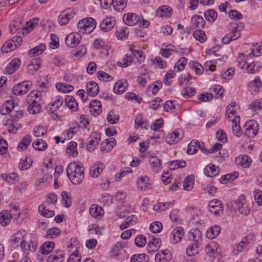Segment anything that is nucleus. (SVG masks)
<instances>
[{"mask_svg":"<svg viewBox=\"0 0 262 262\" xmlns=\"http://www.w3.org/2000/svg\"><path fill=\"white\" fill-rule=\"evenodd\" d=\"M84 169L80 163L72 162L67 168V173L71 182L75 185L80 184L84 177Z\"/></svg>","mask_w":262,"mask_h":262,"instance_id":"1","label":"nucleus"},{"mask_svg":"<svg viewBox=\"0 0 262 262\" xmlns=\"http://www.w3.org/2000/svg\"><path fill=\"white\" fill-rule=\"evenodd\" d=\"M32 82L30 81H24L15 85L12 90L15 95H22L26 94L31 89Z\"/></svg>","mask_w":262,"mask_h":262,"instance_id":"2","label":"nucleus"},{"mask_svg":"<svg viewBox=\"0 0 262 262\" xmlns=\"http://www.w3.org/2000/svg\"><path fill=\"white\" fill-rule=\"evenodd\" d=\"M246 131V134L250 138L254 137L258 133L259 130V125L256 121L254 120H249L247 121L244 126Z\"/></svg>","mask_w":262,"mask_h":262,"instance_id":"3","label":"nucleus"},{"mask_svg":"<svg viewBox=\"0 0 262 262\" xmlns=\"http://www.w3.org/2000/svg\"><path fill=\"white\" fill-rule=\"evenodd\" d=\"M208 207L210 212L216 215H221L223 213L224 206L222 202L218 200H212L209 202Z\"/></svg>","mask_w":262,"mask_h":262,"instance_id":"4","label":"nucleus"},{"mask_svg":"<svg viewBox=\"0 0 262 262\" xmlns=\"http://www.w3.org/2000/svg\"><path fill=\"white\" fill-rule=\"evenodd\" d=\"M81 35L77 32H72L68 34L65 38V42L67 46L74 48L80 42Z\"/></svg>","mask_w":262,"mask_h":262,"instance_id":"5","label":"nucleus"},{"mask_svg":"<svg viewBox=\"0 0 262 262\" xmlns=\"http://www.w3.org/2000/svg\"><path fill=\"white\" fill-rule=\"evenodd\" d=\"M184 137V132L181 129H177L167 136L166 142L169 144L178 143Z\"/></svg>","mask_w":262,"mask_h":262,"instance_id":"6","label":"nucleus"},{"mask_svg":"<svg viewBox=\"0 0 262 262\" xmlns=\"http://www.w3.org/2000/svg\"><path fill=\"white\" fill-rule=\"evenodd\" d=\"M184 234V231L182 227H177L171 232L170 241L171 243L177 244L181 241Z\"/></svg>","mask_w":262,"mask_h":262,"instance_id":"7","label":"nucleus"},{"mask_svg":"<svg viewBox=\"0 0 262 262\" xmlns=\"http://www.w3.org/2000/svg\"><path fill=\"white\" fill-rule=\"evenodd\" d=\"M220 49V47L218 46H214L212 47L211 49L206 50V53L208 55H214L215 57V59L214 60V63L215 64H221L223 62H225L227 59V56L223 55L222 56V57L219 58V57L221 56L220 54L218 55L216 54L217 52L219 51Z\"/></svg>","mask_w":262,"mask_h":262,"instance_id":"8","label":"nucleus"},{"mask_svg":"<svg viewBox=\"0 0 262 262\" xmlns=\"http://www.w3.org/2000/svg\"><path fill=\"white\" fill-rule=\"evenodd\" d=\"M116 24L115 19L113 17H107L100 24V28L103 32H107L112 30Z\"/></svg>","mask_w":262,"mask_h":262,"instance_id":"9","label":"nucleus"},{"mask_svg":"<svg viewBox=\"0 0 262 262\" xmlns=\"http://www.w3.org/2000/svg\"><path fill=\"white\" fill-rule=\"evenodd\" d=\"M123 21L128 26H134L139 22L140 18L135 13H129L124 15Z\"/></svg>","mask_w":262,"mask_h":262,"instance_id":"10","label":"nucleus"},{"mask_svg":"<svg viewBox=\"0 0 262 262\" xmlns=\"http://www.w3.org/2000/svg\"><path fill=\"white\" fill-rule=\"evenodd\" d=\"M92 139H91L87 144V148L89 151H93L100 142V135L96 132L92 133Z\"/></svg>","mask_w":262,"mask_h":262,"instance_id":"11","label":"nucleus"},{"mask_svg":"<svg viewBox=\"0 0 262 262\" xmlns=\"http://www.w3.org/2000/svg\"><path fill=\"white\" fill-rule=\"evenodd\" d=\"M161 244V241L159 238H153L148 243L147 251L149 253L153 254L160 248Z\"/></svg>","mask_w":262,"mask_h":262,"instance_id":"12","label":"nucleus"},{"mask_svg":"<svg viewBox=\"0 0 262 262\" xmlns=\"http://www.w3.org/2000/svg\"><path fill=\"white\" fill-rule=\"evenodd\" d=\"M236 163L244 168L249 167L252 163L251 158L247 155H241L235 159Z\"/></svg>","mask_w":262,"mask_h":262,"instance_id":"13","label":"nucleus"},{"mask_svg":"<svg viewBox=\"0 0 262 262\" xmlns=\"http://www.w3.org/2000/svg\"><path fill=\"white\" fill-rule=\"evenodd\" d=\"M90 111L95 116L98 115L101 112V104L98 100L91 101L89 105Z\"/></svg>","mask_w":262,"mask_h":262,"instance_id":"14","label":"nucleus"},{"mask_svg":"<svg viewBox=\"0 0 262 262\" xmlns=\"http://www.w3.org/2000/svg\"><path fill=\"white\" fill-rule=\"evenodd\" d=\"M99 90V86L95 81H91L87 83L86 91L88 95L92 97H95L97 95Z\"/></svg>","mask_w":262,"mask_h":262,"instance_id":"15","label":"nucleus"},{"mask_svg":"<svg viewBox=\"0 0 262 262\" xmlns=\"http://www.w3.org/2000/svg\"><path fill=\"white\" fill-rule=\"evenodd\" d=\"M202 234L198 229H191L188 233V237L190 240H193L196 244H199L201 241Z\"/></svg>","mask_w":262,"mask_h":262,"instance_id":"16","label":"nucleus"},{"mask_svg":"<svg viewBox=\"0 0 262 262\" xmlns=\"http://www.w3.org/2000/svg\"><path fill=\"white\" fill-rule=\"evenodd\" d=\"M41 63V59L38 58L35 60H33L31 63L28 64L27 67L28 73L31 75L33 74L40 68Z\"/></svg>","mask_w":262,"mask_h":262,"instance_id":"17","label":"nucleus"},{"mask_svg":"<svg viewBox=\"0 0 262 262\" xmlns=\"http://www.w3.org/2000/svg\"><path fill=\"white\" fill-rule=\"evenodd\" d=\"M14 107V103L12 100H7L1 107L2 115H5L9 113Z\"/></svg>","mask_w":262,"mask_h":262,"instance_id":"18","label":"nucleus"},{"mask_svg":"<svg viewBox=\"0 0 262 262\" xmlns=\"http://www.w3.org/2000/svg\"><path fill=\"white\" fill-rule=\"evenodd\" d=\"M191 23L193 27L200 29L204 27L206 22L202 16L195 15L191 18Z\"/></svg>","mask_w":262,"mask_h":262,"instance_id":"19","label":"nucleus"},{"mask_svg":"<svg viewBox=\"0 0 262 262\" xmlns=\"http://www.w3.org/2000/svg\"><path fill=\"white\" fill-rule=\"evenodd\" d=\"M64 99L67 107L72 111L76 112L78 110V103L75 98L71 96L66 95Z\"/></svg>","mask_w":262,"mask_h":262,"instance_id":"20","label":"nucleus"},{"mask_svg":"<svg viewBox=\"0 0 262 262\" xmlns=\"http://www.w3.org/2000/svg\"><path fill=\"white\" fill-rule=\"evenodd\" d=\"M31 141V137L29 135H26L18 143L17 145L18 150L22 151L26 150L27 147L30 145Z\"/></svg>","mask_w":262,"mask_h":262,"instance_id":"21","label":"nucleus"},{"mask_svg":"<svg viewBox=\"0 0 262 262\" xmlns=\"http://www.w3.org/2000/svg\"><path fill=\"white\" fill-rule=\"evenodd\" d=\"M149 179L148 177H142L139 179L137 181L138 188L143 191H146L149 189L150 184L148 182Z\"/></svg>","mask_w":262,"mask_h":262,"instance_id":"22","label":"nucleus"},{"mask_svg":"<svg viewBox=\"0 0 262 262\" xmlns=\"http://www.w3.org/2000/svg\"><path fill=\"white\" fill-rule=\"evenodd\" d=\"M11 214L7 210H3L0 213V224L3 226L8 225L11 220Z\"/></svg>","mask_w":262,"mask_h":262,"instance_id":"23","label":"nucleus"},{"mask_svg":"<svg viewBox=\"0 0 262 262\" xmlns=\"http://www.w3.org/2000/svg\"><path fill=\"white\" fill-rule=\"evenodd\" d=\"M86 21H84L85 25V33H90L95 29L96 26V21L93 18H85Z\"/></svg>","mask_w":262,"mask_h":262,"instance_id":"24","label":"nucleus"},{"mask_svg":"<svg viewBox=\"0 0 262 262\" xmlns=\"http://www.w3.org/2000/svg\"><path fill=\"white\" fill-rule=\"evenodd\" d=\"M232 122V130L233 134L237 137L241 135V127L239 125L240 117L239 116H235L234 118L231 120Z\"/></svg>","mask_w":262,"mask_h":262,"instance_id":"25","label":"nucleus"},{"mask_svg":"<svg viewBox=\"0 0 262 262\" xmlns=\"http://www.w3.org/2000/svg\"><path fill=\"white\" fill-rule=\"evenodd\" d=\"M149 162L152 169L156 172H158L162 168L161 160L156 156L150 158Z\"/></svg>","mask_w":262,"mask_h":262,"instance_id":"26","label":"nucleus"},{"mask_svg":"<svg viewBox=\"0 0 262 262\" xmlns=\"http://www.w3.org/2000/svg\"><path fill=\"white\" fill-rule=\"evenodd\" d=\"M102 163H97L94 164L90 170V174L91 177L97 178L102 172L103 169Z\"/></svg>","mask_w":262,"mask_h":262,"instance_id":"27","label":"nucleus"},{"mask_svg":"<svg viewBox=\"0 0 262 262\" xmlns=\"http://www.w3.org/2000/svg\"><path fill=\"white\" fill-rule=\"evenodd\" d=\"M221 231V228L219 226L215 225L211 227L206 232V237L209 239H213L216 237Z\"/></svg>","mask_w":262,"mask_h":262,"instance_id":"28","label":"nucleus"},{"mask_svg":"<svg viewBox=\"0 0 262 262\" xmlns=\"http://www.w3.org/2000/svg\"><path fill=\"white\" fill-rule=\"evenodd\" d=\"M103 209L97 205H92L90 209V214L94 217L97 218L103 214Z\"/></svg>","mask_w":262,"mask_h":262,"instance_id":"29","label":"nucleus"},{"mask_svg":"<svg viewBox=\"0 0 262 262\" xmlns=\"http://www.w3.org/2000/svg\"><path fill=\"white\" fill-rule=\"evenodd\" d=\"M55 244L54 242L51 241H48L45 242L41 247V253L43 255L49 254L51 251H52Z\"/></svg>","mask_w":262,"mask_h":262,"instance_id":"30","label":"nucleus"},{"mask_svg":"<svg viewBox=\"0 0 262 262\" xmlns=\"http://www.w3.org/2000/svg\"><path fill=\"white\" fill-rule=\"evenodd\" d=\"M74 14L72 12L70 13L68 12L63 11L59 16V22L61 25H66L73 17Z\"/></svg>","mask_w":262,"mask_h":262,"instance_id":"31","label":"nucleus"},{"mask_svg":"<svg viewBox=\"0 0 262 262\" xmlns=\"http://www.w3.org/2000/svg\"><path fill=\"white\" fill-rule=\"evenodd\" d=\"M41 106L36 100L32 102L28 106V111L30 114H35L41 111Z\"/></svg>","mask_w":262,"mask_h":262,"instance_id":"32","label":"nucleus"},{"mask_svg":"<svg viewBox=\"0 0 262 262\" xmlns=\"http://www.w3.org/2000/svg\"><path fill=\"white\" fill-rule=\"evenodd\" d=\"M32 146L36 150L43 151L47 149L48 144L45 141L42 139H37L35 142L33 143Z\"/></svg>","mask_w":262,"mask_h":262,"instance_id":"33","label":"nucleus"},{"mask_svg":"<svg viewBox=\"0 0 262 262\" xmlns=\"http://www.w3.org/2000/svg\"><path fill=\"white\" fill-rule=\"evenodd\" d=\"M127 0H114L113 6L116 11H122L126 6Z\"/></svg>","mask_w":262,"mask_h":262,"instance_id":"34","label":"nucleus"},{"mask_svg":"<svg viewBox=\"0 0 262 262\" xmlns=\"http://www.w3.org/2000/svg\"><path fill=\"white\" fill-rule=\"evenodd\" d=\"M38 211L40 215L45 217H51L55 215V212L46 209L43 204H40L38 206Z\"/></svg>","mask_w":262,"mask_h":262,"instance_id":"35","label":"nucleus"},{"mask_svg":"<svg viewBox=\"0 0 262 262\" xmlns=\"http://www.w3.org/2000/svg\"><path fill=\"white\" fill-rule=\"evenodd\" d=\"M239 176V173L237 171L227 174L222 176L220 179V182L222 184H226L229 181L234 180Z\"/></svg>","mask_w":262,"mask_h":262,"instance_id":"36","label":"nucleus"},{"mask_svg":"<svg viewBox=\"0 0 262 262\" xmlns=\"http://www.w3.org/2000/svg\"><path fill=\"white\" fill-rule=\"evenodd\" d=\"M204 172L207 177H213L218 173L219 171L213 164H210L205 167Z\"/></svg>","mask_w":262,"mask_h":262,"instance_id":"37","label":"nucleus"},{"mask_svg":"<svg viewBox=\"0 0 262 262\" xmlns=\"http://www.w3.org/2000/svg\"><path fill=\"white\" fill-rule=\"evenodd\" d=\"M45 49V45L43 43H40L38 46H36L34 48L30 50L28 53V55L31 57H32L35 55H40L44 51Z\"/></svg>","mask_w":262,"mask_h":262,"instance_id":"38","label":"nucleus"},{"mask_svg":"<svg viewBox=\"0 0 262 262\" xmlns=\"http://www.w3.org/2000/svg\"><path fill=\"white\" fill-rule=\"evenodd\" d=\"M194 181L193 175H190L186 177L183 182L184 189L187 191L190 190L192 188Z\"/></svg>","mask_w":262,"mask_h":262,"instance_id":"39","label":"nucleus"},{"mask_svg":"<svg viewBox=\"0 0 262 262\" xmlns=\"http://www.w3.org/2000/svg\"><path fill=\"white\" fill-rule=\"evenodd\" d=\"M171 9L168 6H161L157 11V14L160 17H170L171 16Z\"/></svg>","mask_w":262,"mask_h":262,"instance_id":"40","label":"nucleus"},{"mask_svg":"<svg viewBox=\"0 0 262 262\" xmlns=\"http://www.w3.org/2000/svg\"><path fill=\"white\" fill-rule=\"evenodd\" d=\"M126 87V83H123L120 80L117 81L113 89V91L114 93H117L118 94H122L123 92L125 91Z\"/></svg>","mask_w":262,"mask_h":262,"instance_id":"41","label":"nucleus"},{"mask_svg":"<svg viewBox=\"0 0 262 262\" xmlns=\"http://www.w3.org/2000/svg\"><path fill=\"white\" fill-rule=\"evenodd\" d=\"M77 144L74 141L70 142L68 147H67L66 151L70 156L75 157L78 155V151L76 149Z\"/></svg>","mask_w":262,"mask_h":262,"instance_id":"42","label":"nucleus"},{"mask_svg":"<svg viewBox=\"0 0 262 262\" xmlns=\"http://www.w3.org/2000/svg\"><path fill=\"white\" fill-rule=\"evenodd\" d=\"M204 16L208 21L213 22L217 17V13L214 10L210 9L205 12Z\"/></svg>","mask_w":262,"mask_h":262,"instance_id":"43","label":"nucleus"},{"mask_svg":"<svg viewBox=\"0 0 262 262\" xmlns=\"http://www.w3.org/2000/svg\"><path fill=\"white\" fill-rule=\"evenodd\" d=\"M199 244H196V243L189 245L186 249V253L189 256H192L196 254L199 253Z\"/></svg>","mask_w":262,"mask_h":262,"instance_id":"44","label":"nucleus"},{"mask_svg":"<svg viewBox=\"0 0 262 262\" xmlns=\"http://www.w3.org/2000/svg\"><path fill=\"white\" fill-rule=\"evenodd\" d=\"M58 91L63 93H69L74 90V87L69 84H64L61 83H57L56 85Z\"/></svg>","mask_w":262,"mask_h":262,"instance_id":"45","label":"nucleus"},{"mask_svg":"<svg viewBox=\"0 0 262 262\" xmlns=\"http://www.w3.org/2000/svg\"><path fill=\"white\" fill-rule=\"evenodd\" d=\"M148 260V258L147 255L142 253L133 255L130 261V262H147Z\"/></svg>","mask_w":262,"mask_h":262,"instance_id":"46","label":"nucleus"},{"mask_svg":"<svg viewBox=\"0 0 262 262\" xmlns=\"http://www.w3.org/2000/svg\"><path fill=\"white\" fill-rule=\"evenodd\" d=\"M61 233L60 230L57 227H53L50 228L47 231L46 237L49 238H53L56 237Z\"/></svg>","mask_w":262,"mask_h":262,"instance_id":"47","label":"nucleus"},{"mask_svg":"<svg viewBox=\"0 0 262 262\" xmlns=\"http://www.w3.org/2000/svg\"><path fill=\"white\" fill-rule=\"evenodd\" d=\"M193 36L196 40L199 41L201 43L205 42L207 39L204 31L200 30L195 31L193 33Z\"/></svg>","mask_w":262,"mask_h":262,"instance_id":"48","label":"nucleus"},{"mask_svg":"<svg viewBox=\"0 0 262 262\" xmlns=\"http://www.w3.org/2000/svg\"><path fill=\"white\" fill-rule=\"evenodd\" d=\"M210 91L214 93L215 98H219L223 97L224 90L221 85H216L210 89Z\"/></svg>","mask_w":262,"mask_h":262,"instance_id":"49","label":"nucleus"},{"mask_svg":"<svg viewBox=\"0 0 262 262\" xmlns=\"http://www.w3.org/2000/svg\"><path fill=\"white\" fill-rule=\"evenodd\" d=\"M197 144H199V141L197 140H192L188 146L187 153L188 155H193L197 151Z\"/></svg>","mask_w":262,"mask_h":262,"instance_id":"50","label":"nucleus"},{"mask_svg":"<svg viewBox=\"0 0 262 262\" xmlns=\"http://www.w3.org/2000/svg\"><path fill=\"white\" fill-rule=\"evenodd\" d=\"M149 229L152 233H159L162 229V224L159 222H154L150 224Z\"/></svg>","mask_w":262,"mask_h":262,"instance_id":"51","label":"nucleus"},{"mask_svg":"<svg viewBox=\"0 0 262 262\" xmlns=\"http://www.w3.org/2000/svg\"><path fill=\"white\" fill-rule=\"evenodd\" d=\"M187 62V59L185 57H181L176 63L174 66V70L178 71H181L184 69L185 66Z\"/></svg>","mask_w":262,"mask_h":262,"instance_id":"52","label":"nucleus"},{"mask_svg":"<svg viewBox=\"0 0 262 262\" xmlns=\"http://www.w3.org/2000/svg\"><path fill=\"white\" fill-rule=\"evenodd\" d=\"M241 36V33H238L237 35H233L231 34H227L222 38V42L223 44H228L231 40H234L238 38Z\"/></svg>","mask_w":262,"mask_h":262,"instance_id":"53","label":"nucleus"},{"mask_svg":"<svg viewBox=\"0 0 262 262\" xmlns=\"http://www.w3.org/2000/svg\"><path fill=\"white\" fill-rule=\"evenodd\" d=\"M246 202V200L244 195H241L238 196L237 200L234 201L232 205L238 210L239 208H241V207H242L245 205Z\"/></svg>","mask_w":262,"mask_h":262,"instance_id":"54","label":"nucleus"},{"mask_svg":"<svg viewBox=\"0 0 262 262\" xmlns=\"http://www.w3.org/2000/svg\"><path fill=\"white\" fill-rule=\"evenodd\" d=\"M97 77L99 80L103 81H109L113 79L111 75L102 71L97 73Z\"/></svg>","mask_w":262,"mask_h":262,"instance_id":"55","label":"nucleus"},{"mask_svg":"<svg viewBox=\"0 0 262 262\" xmlns=\"http://www.w3.org/2000/svg\"><path fill=\"white\" fill-rule=\"evenodd\" d=\"M135 243L137 247H143L146 243V239L144 235H139L135 239Z\"/></svg>","mask_w":262,"mask_h":262,"instance_id":"56","label":"nucleus"},{"mask_svg":"<svg viewBox=\"0 0 262 262\" xmlns=\"http://www.w3.org/2000/svg\"><path fill=\"white\" fill-rule=\"evenodd\" d=\"M47 133V129L45 127L40 125L36 127L33 131V134L36 137L42 136Z\"/></svg>","mask_w":262,"mask_h":262,"instance_id":"57","label":"nucleus"},{"mask_svg":"<svg viewBox=\"0 0 262 262\" xmlns=\"http://www.w3.org/2000/svg\"><path fill=\"white\" fill-rule=\"evenodd\" d=\"M107 120L112 124H116L119 121V117L115 115L114 112H110L107 116Z\"/></svg>","mask_w":262,"mask_h":262,"instance_id":"58","label":"nucleus"},{"mask_svg":"<svg viewBox=\"0 0 262 262\" xmlns=\"http://www.w3.org/2000/svg\"><path fill=\"white\" fill-rule=\"evenodd\" d=\"M61 196L63 206L67 208H69L71 206V199L70 196L68 194L67 192L62 191Z\"/></svg>","mask_w":262,"mask_h":262,"instance_id":"59","label":"nucleus"},{"mask_svg":"<svg viewBox=\"0 0 262 262\" xmlns=\"http://www.w3.org/2000/svg\"><path fill=\"white\" fill-rule=\"evenodd\" d=\"M100 202L103 204L104 206H108L113 202L112 196L109 194H104L101 197Z\"/></svg>","mask_w":262,"mask_h":262,"instance_id":"60","label":"nucleus"},{"mask_svg":"<svg viewBox=\"0 0 262 262\" xmlns=\"http://www.w3.org/2000/svg\"><path fill=\"white\" fill-rule=\"evenodd\" d=\"M195 93V89L193 88H186L182 91V95L185 98H189Z\"/></svg>","mask_w":262,"mask_h":262,"instance_id":"61","label":"nucleus"},{"mask_svg":"<svg viewBox=\"0 0 262 262\" xmlns=\"http://www.w3.org/2000/svg\"><path fill=\"white\" fill-rule=\"evenodd\" d=\"M165 256L163 253L159 252L155 256V261L156 262H167L171 258V255H166V257Z\"/></svg>","mask_w":262,"mask_h":262,"instance_id":"62","label":"nucleus"},{"mask_svg":"<svg viewBox=\"0 0 262 262\" xmlns=\"http://www.w3.org/2000/svg\"><path fill=\"white\" fill-rule=\"evenodd\" d=\"M250 107L253 111L262 110V99L253 102L250 105Z\"/></svg>","mask_w":262,"mask_h":262,"instance_id":"63","label":"nucleus"},{"mask_svg":"<svg viewBox=\"0 0 262 262\" xmlns=\"http://www.w3.org/2000/svg\"><path fill=\"white\" fill-rule=\"evenodd\" d=\"M254 200L258 205H262V191L255 189L253 191Z\"/></svg>","mask_w":262,"mask_h":262,"instance_id":"64","label":"nucleus"}]
</instances>
